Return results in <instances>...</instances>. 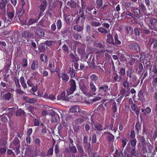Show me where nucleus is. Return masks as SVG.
Returning a JSON list of instances; mask_svg holds the SVG:
<instances>
[{
    "label": "nucleus",
    "instance_id": "c756f323",
    "mask_svg": "<svg viewBox=\"0 0 157 157\" xmlns=\"http://www.w3.org/2000/svg\"><path fill=\"white\" fill-rule=\"evenodd\" d=\"M124 5L125 8H132L133 6V4L132 2H126L124 3Z\"/></svg>",
    "mask_w": 157,
    "mask_h": 157
},
{
    "label": "nucleus",
    "instance_id": "ea45409f",
    "mask_svg": "<svg viewBox=\"0 0 157 157\" xmlns=\"http://www.w3.org/2000/svg\"><path fill=\"white\" fill-rule=\"evenodd\" d=\"M56 25L57 29L59 30L61 28L62 26V23L60 20H58L57 21Z\"/></svg>",
    "mask_w": 157,
    "mask_h": 157
},
{
    "label": "nucleus",
    "instance_id": "f257e3e1",
    "mask_svg": "<svg viewBox=\"0 0 157 157\" xmlns=\"http://www.w3.org/2000/svg\"><path fill=\"white\" fill-rule=\"evenodd\" d=\"M85 17L83 13L81 16L79 17L76 20L75 23L76 24L73 26L74 30L77 32H81L83 31L84 28V23Z\"/></svg>",
    "mask_w": 157,
    "mask_h": 157
},
{
    "label": "nucleus",
    "instance_id": "4d7b16f0",
    "mask_svg": "<svg viewBox=\"0 0 157 157\" xmlns=\"http://www.w3.org/2000/svg\"><path fill=\"white\" fill-rule=\"evenodd\" d=\"M14 12H7V14L8 17L10 18V19H12L14 16Z\"/></svg>",
    "mask_w": 157,
    "mask_h": 157
},
{
    "label": "nucleus",
    "instance_id": "0e129e2a",
    "mask_svg": "<svg viewBox=\"0 0 157 157\" xmlns=\"http://www.w3.org/2000/svg\"><path fill=\"white\" fill-rule=\"evenodd\" d=\"M90 78L91 79L94 81H96L98 79V77L95 75H92L90 76Z\"/></svg>",
    "mask_w": 157,
    "mask_h": 157
},
{
    "label": "nucleus",
    "instance_id": "9b49d317",
    "mask_svg": "<svg viewBox=\"0 0 157 157\" xmlns=\"http://www.w3.org/2000/svg\"><path fill=\"white\" fill-rule=\"evenodd\" d=\"M114 80L115 82H120L121 79H123L122 75L120 74L118 75L117 74L115 73L114 74Z\"/></svg>",
    "mask_w": 157,
    "mask_h": 157
},
{
    "label": "nucleus",
    "instance_id": "423d86ee",
    "mask_svg": "<svg viewBox=\"0 0 157 157\" xmlns=\"http://www.w3.org/2000/svg\"><path fill=\"white\" fill-rule=\"evenodd\" d=\"M114 122L112 120H110L109 121L108 123L107 124H106L105 127L106 128L111 130H114V132H116V130L115 129L113 128Z\"/></svg>",
    "mask_w": 157,
    "mask_h": 157
},
{
    "label": "nucleus",
    "instance_id": "f8f14e48",
    "mask_svg": "<svg viewBox=\"0 0 157 157\" xmlns=\"http://www.w3.org/2000/svg\"><path fill=\"white\" fill-rule=\"evenodd\" d=\"M39 17H38V18L37 20L33 18H31L29 19L28 20V21H26V25H29L34 23L37 22Z\"/></svg>",
    "mask_w": 157,
    "mask_h": 157
},
{
    "label": "nucleus",
    "instance_id": "603ef678",
    "mask_svg": "<svg viewBox=\"0 0 157 157\" xmlns=\"http://www.w3.org/2000/svg\"><path fill=\"white\" fill-rule=\"evenodd\" d=\"M69 33V30L67 29H65L60 32V34L62 35H67Z\"/></svg>",
    "mask_w": 157,
    "mask_h": 157
},
{
    "label": "nucleus",
    "instance_id": "39448f33",
    "mask_svg": "<svg viewBox=\"0 0 157 157\" xmlns=\"http://www.w3.org/2000/svg\"><path fill=\"white\" fill-rule=\"evenodd\" d=\"M110 89L108 86L106 85H103L99 87V92L101 93L106 92L109 90Z\"/></svg>",
    "mask_w": 157,
    "mask_h": 157
},
{
    "label": "nucleus",
    "instance_id": "f03ea898",
    "mask_svg": "<svg viewBox=\"0 0 157 157\" xmlns=\"http://www.w3.org/2000/svg\"><path fill=\"white\" fill-rule=\"evenodd\" d=\"M70 87L67 90L68 95L72 94L76 89V83L74 80L71 79L70 81Z\"/></svg>",
    "mask_w": 157,
    "mask_h": 157
},
{
    "label": "nucleus",
    "instance_id": "9d476101",
    "mask_svg": "<svg viewBox=\"0 0 157 157\" xmlns=\"http://www.w3.org/2000/svg\"><path fill=\"white\" fill-rule=\"evenodd\" d=\"M67 5L71 8H76L77 6L76 3L75 1L71 0L68 1L67 3Z\"/></svg>",
    "mask_w": 157,
    "mask_h": 157
},
{
    "label": "nucleus",
    "instance_id": "20e7f679",
    "mask_svg": "<svg viewBox=\"0 0 157 157\" xmlns=\"http://www.w3.org/2000/svg\"><path fill=\"white\" fill-rule=\"evenodd\" d=\"M70 111L72 112H81V113L84 112V111H81L79 106L78 105L71 106L70 109Z\"/></svg>",
    "mask_w": 157,
    "mask_h": 157
},
{
    "label": "nucleus",
    "instance_id": "de8ad7c7",
    "mask_svg": "<svg viewBox=\"0 0 157 157\" xmlns=\"http://www.w3.org/2000/svg\"><path fill=\"white\" fill-rule=\"evenodd\" d=\"M96 3L98 8L101 7L103 4L102 0H97Z\"/></svg>",
    "mask_w": 157,
    "mask_h": 157
},
{
    "label": "nucleus",
    "instance_id": "4be33fe9",
    "mask_svg": "<svg viewBox=\"0 0 157 157\" xmlns=\"http://www.w3.org/2000/svg\"><path fill=\"white\" fill-rule=\"evenodd\" d=\"M72 36L75 40H79L82 38V36L80 34L75 32L73 34Z\"/></svg>",
    "mask_w": 157,
    "mask_h": 157
},
{
    "label": "nucleus",
    "instance_id": "4468645a",
    "mask_svg": "<svg viewBox=\"0 0 157 157\" xmlns=\"http://www.w3.org/2000/svg\"><path fill=\"white\" fill-rule=\"evenodd\" d=\"M38 65V61L37 60H34L32 63L31 67V68L32 70H36V68H37Z\"/></svg>",
    "mask_w": 157,
    "mask_h": 157
},
{
    "label": "nucleus",
    "instance_id": "774afa93",
    "mask_svg": "<svg viewBox=\"0 0 157 157\" xmlns=\"http://www.w3.org/2000/svg\"><path fill=\"white\" fill-rule=\"evenodd\" d=\"M155 39L154 38H151L150 39L148 42V44L150 46H151L152 44H153L154 41Z\"/></svg>",
    "mask_w": 157,
    "mask_h": 157
},
{
    "label": "nucleus",
    "instance_id": "c85d7f7f",
    "mask_svg": "<svg viewBox=\"0 0 157 157\" xmlns=\"http://www.w3.org/2000/svg\"><path fill=\"white\" fill-rule=\"evenodd\" d=\"M63 16L64 18L66 21L67 24L68 25H69L70 22V15L64 14Z\"/></svg>",
    "mask_w": 157,
    "mask_h": 157
},
{
    "label": "nucleus",
    "instance_id": "2eb2a0df",
    "mask_svg": "<svg viewBox=\"0 0 157 157\" xmlns=\"http://www.w3.org/2000/svg\"><path fill=\"white\" fill-rule=\"evenodd\" d=\"M104 134H105L107 136V140L109 141H111L113 140L114 139V136L111 133L108 132H105L104 133Z\"/></svg>",
    "mask_w": 157,
    "mask_h": 157
},
{
    "label": "nucleus",
    "instance_id": "6e6d98bb",
    "mask_svg": "<svg viewBox=\"0 0 157 157\" xmlns=\"http://www.w3.org/2000/svg\"><path fill=\"white\" fill-rule=\"evenodd\" d=\"M144 70L143 65L141 63H140L139 65V71L138 73L140 74L141 72Z\"/></svg>",
    "mask_w": 157,
    "mask_h": 157
},
{
    "label": "nucleus",
    "instance_id": "79ce46f5",
    "mask_svg": "<svg viewBox=\"0 0 157 157\" xmlns=\"http://www.w3.org/2000/svg\"><path fill=\"white\" fill-rule=\"evenodd\" d=\"M113 106L112 108V110L114 113L116 112L117 111V106L115 102H113L112 103Z\"/></svg>",
    "mask_w": 157,
    "mask_h": 157
},
{
    "label": "nucleus",
    "instance_id": "8fccbe9b",
    "mask_svg": "<svg viewBox=\"0 0 157 157\" xmlns=\"http://www.w3.org/2000/svg\"><path fill=\"white\" fill-rule=\"evenodd\" d=\"M36 108L35 107H33L32 106H29L27 107V109L29 111L32 113H34V110H35Z\"/></svg>",
    "mask_w": 157,
    "mask_h": 157
},
{
    "label": "nucleus",
    "instance_id": "6e6552de",
    "mask_svg": "<svg viewBox=\"0 0 157 157\" xmlns=\"http://www.w3.org/2000/svg\"><path fill=\"white\" fill-rule=\"evenodd\" d=\"M13 94L9 92H8L4 94L3 96V98L4 100L9 101L13 98Z\"/></svg>",
    "mask_w": 157,
    "mask_h": 157
},
{
    "label": "nucleus",
    "instance_id": "4c0bfd02",
    "mask_svg": "<svg viewBox=\"0 0 157 157\" xmlns=\"http://www.w3.org/2000/svg\"><path fill=\"white\" fill-rule=\"evenodd\" d=\"M90 89H91V91L93 92H95L96 90V88L95 86L94 85L93 82H90Z\"/></svg>",
    "mask_w": 157,
    "mask_h": 157
},
{
    "label": "nucleus",
    "instance_id": "7ed1b4c3",
    "mask_svg": "<svg viewBox=\"0 0 157 157\" xmlns=\"http://www.w3.org/2000/svg\"><path fill=\"white\" fill-rule=\"evenodd\" d=\"M47 2L46 0H44L42 2L41 4L39 6V8L40 9L39 17L42 15V13L45 10L47 6Z\"/></svg>",
    "mask_w": 157,
    "mask_h": 157
},
{
    "label": "nucleus",
    "instance_id": "ddd939ff",
    "mask_svg": "<svg viewBox=\"0 0 157 157\" xmlns=\"http://www.w3.org/2000/svg\"><path fill=\"white\" fill-rule=\"evenodd\" d=\"M20 83L23 87L25 89L27 88V85L25 82L24 78L23 76H21L20 78Z\"/></svg>",
    "mask_w": 157,
    "mask_h": 157
},
{
    "label": "nucleus",
    "instance_id": "09e8293b",
    "mask_svg": "<svg viewBox=\"0 0 157 157\" xmlns=\"http://www.w3.org/2000/svg\"><path fill=\"white\" fill-rule=\"evenodd\" d=\"M41 126L42 129L41 130V132L45 134L47 132V129H46V127L44 126L43 124H41Z\"/></svg>",
    "mask_w": 157,
    "mask_h": 157
},
{
    "label": "nucleus",
    "instance_id": "1a4fd4ad",
    "mask_svg": "<svg viewBox=\"0 0 157 157\" xmlns=\"http://www.w3.org/2000/svg\"><path fill=\"white\" fill-rule=\"evenodd\" d=\"M67 73L70 74L71 78H73L75 76L76 72L75 71L73 68L70 67L68 68Z\"/></svg>",
    "mask_w": 157,
    "mask_h": 157
},
{
    "label": "nucleus",
    "instance_id": "dca6fc26",
    "mask_svg": "<svg viewBox=\"0 0 157 157\" xmlns=\"http://www.w3.org/2000/svg\"><path fill=\"white\" fill-rule=\"evenodd\" d=\"M66 128V124L63 122V123L62 122L61 124H60L58 127V132L59 133H61L62 132V131L63 128Z\"/></svg>",
    "mask_w": 157,
    "mask_h": 157
},
{
    "label": "nucleus",
    "instance_id": "5701e85b",
    "mask_svg": "<svg viewBox=\"0 0 157 157\" xmlns=\"http://www.w3.org/2000/svg\"><path fill=\"white\" fill-rule=\"evenodd\" d=\"M14 81L15 82L16 87L17 88H20L21 86L19 82L18 77L17 76L15 77L14 78Z\"/></svg>",
    "mask_w": 157,
    "mask_h": 157
},
{
    "label": "nucleus",
    "instance_id": "052dcab7",
    "mask_svg": "<svg viewBox=\"0 0 157 157\" xmlns=\"http://www.w3.org/2000/svg\"><path fill=\"white\" fill-rule=\"evenodd\" d=\"M96 46L98 48L102 49L104 48L105 47L101 42L96 43Z\"/></svg>",
    "mask_w": 157,
    "mask_h": 157
},
{
    "label": "nucleus",
    "instance_id": "69168bd1",
    "mask_svg": "<svg viewBox=\"0 0 157 157\" xmlns=\"http://www.w3.org/2000/svg\"><path fill=\"white\" fill-rule=\"evenodd\" d=\"M135 128L137 131L139 132L141 128L140 124L138 122L135 125Z\"/></svg>",
    "mask_w": 157,
    "mask_h": 157
},
{
    "label": "nucleus",
    "instance_id": "a18cd8bd",
    "mask_svg": "<svg viewBox=\"0 0 157 157\" xmlns=\"http://www.w3.org/2000/svg\"><path fill=\"white\" fill-rule=\"evenodd\" d=\"M122 144V150H123L126 145L127 142L128 141V140L126 139H122L121 140Z\"/></svg>",
    "mask_w": 157,
    "mask_h": 157
},
{
    "label": "nucleus",
    "instance_id": "b1692460",
    "mask_svg": "<svg viewBox=\"0 0 157 157\" xmlns=\"http://www.w3.org/2000/svg\"><path fill=\"white\" fill-rule=\"evenodd\" d=\"M130 153L132 155L135 156L137 157L139 155V153L136 150L135 148L131 149Z\"/></svg>",
    "mask_w": 157,
    "mask_h": 157
},
{
    "label": "nucleus",
    "instance_id": "c9c22d12",
    "mask_svg": "<svg viewBox=\"0 0 157 157\" xmlns=\"http://www.w3.org/2000/svg\"><path fill=\"white\" fill-rule=\"evenodd\" d=\"M69 148L70 151L73 153H75L77 152V149L72 144V145L70 147V145H69Z\"/></svg>",
    "mask_w": 157,
    "mask_h": 157
},
{
    "label": "nucleus",
    "instance_id": "473e14b6",
    "mask_svg": "<svg viewBox=\"0 0 157 157\" xmlns=\"http://www.w3.org/2000/svg\"><path fill=\"white\" fill-rule=\"evenodd\" d=\"M13 73L12 71L9 69L7 70L5 76L6 78H8L9 76L13 75Z\"/></svg>",
    "mask_w": 157,
    "mask_h": 157
},
{
    "label": "nucleus",
    "instance_id": "bb28decb",
    "mask_svg": "<svg viewBox=\"0 0 157 157\" xmlns=\"http://www.w3.org/2000/svg\"><path fill=\"white\" fill-rule=\"evenodd\" d=\"M69 55L71 58L73 60V61L76 62L79 60V59L77 55H74L72 53H71Z\"/></svg>",
    "mask_w": 157,
    "mask_h": 157
},
{
    "label": "nucleus",
    "instance_id": "f704fd0d",
    "mask_svg": "<svg viewBox=\"0 0 157 157\" xmlns=\"http://www.w3.org/2000/svg\"><path fill=\"white\" fill-rule=\"evenodd\" d=\"M13 144L16 147L20 146V141L17 138H15L13 141Z\"/></svg>",
    "mask_w": 157,
    "mask_h": 157
},
{
    "label": "nucleus",
    "instance_id": "cd10ccee",
    "mask_svg": "<svg viewBox=\"0 0 157 157\" xmlns=\"http://www.w3.org/2000/svg\"><path fill=\"white\" fill-rule=\"evenodd\" d=\"M134 47V49L138 52H140V48L139 46L136 43H134L132 44H131Z\"/></svg>",
    "mask_w": 157,
    "mask_h": 157
},
{
    "label": "nucleus",
    "instance_id": "a19ab883",
    "mask_svg": "<svg viewBox=\"0 0 157 157\" xmlns=\"http://www.w3.org/2000/svg\"><path fill=\"white\" fill-rule=\"evenodd\" d=\"M101 23L100 22L93 21L91 22V25L93 26L98 27L100 26Z\"/></svg>",
    "mask_w": 157,
    "mask_h": 157
},
{
    "label": "nucleus",
    "instance_id": "58836bf2",
    "mask_svg": "<svg viewBox=\"0 0 157 157\" xmlns=\"http://www.w3.org/2000/svg\"><path fill=\"white\" fill-rule=\"evenodd\" d=\"M6 2L2 1L0 3V9L2 10H4L6 8Z\"/></svg>",
    "mask_w": 157,
    "mask_h": 157
},
{
    "label": "nucleus",
    "instance_id": "aec40b11",
    "mask_svg": "<svg viewBox=\"0 0 157 157\" xmlns=\"http://www.w3.org/2000/svg\"><path fill=\"white\" fill-rule=\"evenodd\" d=\"M33 35L32 33H29L27 31L23 32L22 33V36L23 37L26 38H29Z\"/></svg>",
    "mask_w": 157,
    "mask_h": 157
},
{
    "label": "nucleus",
    "instance_id": "412c9836",
    "mask_svg": "<svg viewBox=\"0 0 157 157\" xmlns=\"http://www.w3.org/2000/svg\"><path fill=\"white\" fill-rule=\"evenodd\" d=\"M114 44H113L114 45H120L121 44V41L119 40L118 39V36L117 33H115L114 34Z\"/></svg>",
    "mask_w": 157,
    "mask_h": 157
},
{
    "label": "nucleus",
    "instance_id": "a211bd4d",
    "mask_svg": "<svg viewBox=\"0 0 157 157\" xmlns=\"http://www.w3.org/2000/svg\"><path fill=\"white\" fill-rule=\"evenodd\" d=\"M40 59L43 62L46 63L48 61L47 57L46 55L44 53L41 54Z\"/></svg>",
    "mask_w": 157,
    "mask_h": 157
},
{
    "label": "nucleus",
    "instance_id": "e433bc0d",
    "mask_svg": "<svg viewBox=\"0 0 157 157\" xmlns=\"http://www.w3.org/2000/svg\"><path fill=\"white\" fill-rule=\"evenodd\" d=\"M40 52H43L46 50L45 45H40L38 48Z\"/></svg>",
    "mask_w": 157,
    "mask_h": 157
},
{
    "label": "nucleus",
    "instance_id": "2f4dec72",
    "mask_svg": "<svg viewBox=\"0 0 157 157\" xmlns=\"http://www.w3.org/2000/svg\"><path fill=\"white\" fill-rule=\"evenodd\" d=\"M53 146L52 147L50 148L48 150L46 156H48L49 155L52 156L53 154Z\"/></svg>",
    "mask_w": 157,
    "mask_h": 157
},
{
    "label": "nucleus",
    "instance_id": "864d4df0",
    "mask_svg": "<svg viewBox=\"0 0 157 157\" xmlns=\"http://www.w3.org/2000/svg\"><path fill=\"white\" fill-rule=\"evenodd\" d=\"M77 149L79 152L81 154H82L83 152V150L82 149V147L81 145H77Z\"/></svg>",
    "mask_w": 157,
    "mask_h": 157
},
{
    "label": "nucleus",
    "instance_id": "6ab92c4d",
    "mask_svg": "<svg viewBox=\"0 0 157 157\" xmlns=\"http://www.w3.org/2000/svg\"><path fill=\"white\" fill-rule=\"evenodd\" d=\"M61 77L62 79L65 82H67L69 79V77L66 73H62L61 74Z\"/></svg>",
    "mask_w": 157,
    "mask_h": 157
},
{
    "label": "nucleus",
    "instance_id": "338daca9",
    "mask_svg": "<svg viewBox=\"0 0 157 157\" xmlns=\"http://www.w3.org/2000/svg\"><path fill=\"white\" fill-rule=\"evenodd\" d=\"M134 13L136 15H139L140 13V11L137 8H135L133 9Z\"/></svg>",
    "mask_w": 157,
    "mask_h": 157
},
{
    "label": "nucleus",
    "instance_id": "13d9d810",
    "mask_svg": "<svg viewBox=\"0 0 157 157\" xmlns=\"http://www.w3.org/2000/svg\"><path fill=\"white\" fill-rule=\"evenodd\" d=\"M134 31L135 35L136 36H140V32L139 29L137 28H135L134 29Z\"/></svg>",
    "mask_w": 157,
    "mask_h": 157
},
{
    "label": "nucleus",
    "instance_id": "49530a36",
    "mask_svg": "<svg viewBox=\"0 0 157 157\" xmlns=\"http://www.w3.org/2000/svg\"><path fill=\"white\" fill-rule=\"evenodd\" d=\"M57 111L59 113H57V114L58 115V117L56 119V121H57L59 119L60 117H63V112L62 110H60V111H59L58 110H57Z\"/></svg>",
    "mask_w": 157,
    "mask_h": 157
},
{
    "label": "nucleus",
    "instance_id": "7c9ffc66",
    "mask_svg": "<svg viewBox=\"0 0 157 157\" xmlns=\"http://www.w3.org/2000/svg\"><path fill=\"white\" fill-rule=\"evenodd\" d=\"M134 72V71H133L132 69H129L126 71V75L129 78H131L132 77V75L133 74V73Z\"/></svg>",
    "mask_w": 157,
    "mask_h": 157
},
{
    "label": "nucleus",
    "instance_id": "37998d69",
    "mask_svg": "<svg viewBox=\"0 0 157 157\" xmlns=\"http://www.w3.org/2000/svg\"><path fill=\"white\" fill-rule=\"evenodd\" d=\"M84 121V120L81 118H78L75 120V122L77 124H79L82 123Z\"/></svg>",
    "mask_w": 157,
    "mask_h": 157
},
{
    "label": "nucleus",
    "instance_id": "f3484780",
    "mask_svg": "<svg viewBox=\"0 0 157 157\" xmlns=\"http://www.w3.org/2000/svg\"><path fill=\"white\" fill-rule=\"evenodd\" d=\"M16 115L17 116H24L25 115V112L21 109H19L16 111Z\"/></svg>",
    "mask_w": 157,
    "mask_h": 157
},
{
    "label": "nucleus",
    "instance_id": "e2e57ef3",
    "mask_svg": "<svg viewBox=\"0 0 157 157\" xmlns=\"http://www.w3.org/2000/svg\"><path fill=\"white\" fill-rule=\"evenodd\" d=\"M142 30L143 33L145 34H149L150 32V30L149 29H146L145 28V27H144V28H142Z\"/></svg>",
    "mask_w": 157,
    "mask_h": 157
},
{
    "label": "nucleus",
    "instance_id": "0eeeda50",
    "mask_svg": "<svg viewBox=\"0 0 157 157\" xmlns=\"http://www.w3.org/2000/svg\"><path fill=\"white\" fill-rule=\"evenodd\" d=\"M106 42L109 44L113 45L115 44L113 36L109 33L107 35Z\"/></svg>",
    "mask_w": 157,
    "mask_h": 157
},
{
    "label": "nucleus",
    "instance_id": "5fc2aeb1",
    "mask_svg": "<svg viewBox=\"0 0 157 157\" xmlns=\"http://www.w3.org/2000/svg\"><path fill=\"white\" fill-rule=\"evenodd\" d=\"M157 20L155 18H151L150 19V24L149 25H155L157 22Z\"/></svg>",
    "mask_w": 157,
    "mask_h": 157
},
{
    "label": "nucleus",
    "instance_id": "bf43d9fd",
    "mask_svg": "<svg viewBox=\"0 0 157 157\" xmlns=\"http://www.w3.org/2000/svg\"><path fill=\"white\" fill-rule=\"evenodd\" d=\"M63 50L65 52L69 53V50L67 46L65 44H64L62 46Z\"/></svg>",
    "mask_w": 157,
    "mask_h": 157
},
{
    "label": "nucleus",
    "instance_id": "72a5a7b5",
    "mask_svg": "<svg viewBox=\"0 0 157 157\" xmlns=\"http://www.w3.org/2000/svg\"><path fill=\"white\" fill-rule=\"evenodd\" d=\"M95 130H98L100 131L102 130V126L99 124H96L94 125Z\"/></svg>",
    "mask_w": 157,
    "mask_h": 157
},
{
    "label": "nucleus",
    "instance_id": "3c124183",
    "mask_svg": "<svg viewBox=\"0 0 157 157\" xmlns=\"http://www.w3.org/2000/svg\"><path fill=\"white\" fill-rule=\"evenodd\" d=\"M15 90V91L17 93L20 94L22 95L25 93V92L21 89V88L16 89Z\"/></svg>",
    "mask_w": 157,
    "mask_h": 157
},
{
    "label": "nucleus",
    "instance_id": "680f3d73",
    "mask_svg": "<svg viewBox=\"0 0 157 157\" xmlns=\"http://www.w3.org/2000/svg\"><path fill=\"white\" fill-rule=\"evenodd\" d=\"M22 63L23 64V66L24 67H27V59L24 58L22 60Z\"/></svg>",
    "mask_w": 157,
    "mask_h": 157
},
{
    "label": "nucleus",
    "instance_id": "a878e982",
    "mask_svg": "<svg viewBox=\"0 0 157 157\" xmlns=\"http://www.w3.org/2000/svg\"><path fill=\"white\" fill-rule=\"evenodd\" d=\"M125 30L127 32L128 34L130 33L131 34H132L133 33V29L132 27L130 26H125L124 27Z\"/></svg>",
    "mask_w": 157,
    "mask_h": 157
},
{
    "label": "nucleus",
    "instance_id": "393cba45",
    "mask_svg": "<svg viewBox=\"0 0 157 157\" xmlns=\"http://www.w3.org/2000/svg\"><path fill=\"white\" fill-rule=\"evenodd\" d=\"M98 30L99 32L104 34H107L108 33V31L106 29L102 27L98 28Z\"/></svg>",
    "mask_w": 157,
    "mask_h": 157
},
{
    "label": "nucleus",
    "instance_id": "c03bdc74",
    "mask_svg": "<svg viewBox=\"0 0 157 157\" xmlns=\"http://www.w3.org/2000/svg\"><path fill=\"white\" fill-rule=\"evenodd\" d=\"M119 73L122 76H124L125 75V70L124 67H121Z\"/></svg>",
    "mask_w": 157,
    "mask_h": 157
}]
</instances>
